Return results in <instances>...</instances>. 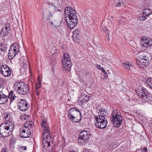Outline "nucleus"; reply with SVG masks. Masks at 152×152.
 Wrapping results in <instances>:
<instances>
[{
	"label": "nucleus",
	"mask_w": 152,
	"mask_h": 152,
	"mask_svg": "<svg viewBox=\"0 0 152 152\" xmlns=\"http://www.w3.org/2000/svg\"><path fill=\"white\" fill-rule=\"evenodd\" d=\"M45 5L48 8L43 10V16L44 19L47 24L51 25L52 27L56 28L60 25L59 21L56 20L53 14L54 10L58 8V5H56L48 0L45 1Z\"/></svg>",
	"instance_id": "1"
},
{
	"label": "nucleus",
	"mask_w": 152,
	"mask_h": 152,
	"mask_svg": "<svg viewBox=\"0 0 152 152\" xmlns=\"http://www.w3.org/2000/svg\"><path fill=\"white\" fill-rule=\"evenodd\" d=\"M65 13H69L66 15L65 21L68 27L70 29L74 28L78 23L77 13L75 9L70 7L65 8Z\"/></svg>",
	"instance_id": "2"
},
{
	"label": "nucleus",
	"mask_w": 152,
	"mask_h": 152,
	"mask_svg": "<svg viewBox=\"0 0 152 152\" xmlns=\"http://www.w3.org/2000/svg\"><path fill=\"white\" fill-rule=\"evenodd\" d=\"M96 109L99 114L94 117L95 126L98 128L103 129L106 127L107 124L106 118L107 113L106 110L102 107H98Z\"/></svg>",
	"instance_id": "3"
},
{
	"label": "nucleus",
	"mask_w": 152,
	"mask_h": 152,
	"mask_svg": "<svg viewBox=\"0 0 152 152\" xmlns=\"http://www.w3.org/2000/svg\"><path fill=\"white\" fill-rule=\"evenodd\" d=\"M15 125L12 121H7L0 125V136L3 138L9 137L12 133Z\"/></svg>",
	"instance_id": "4"
},
{
	"label": "nucleus",
	"mask_w": 152,
	"mask_h": 152,
	"mask_svg": "<svg viewBox=\"0 0 152 152\" xmlns=\"http://www.w3.org/2000/svg\"><path fill=\"white\" fill-rule=\"evenodd\" d=\"M15 91L20 95H25L29 92L28 86L26 83L22 81H17L14 84Z\"/></svg>",
	"instance_id": "5"
},
{
	"label": "nucleus",
	"mask_w": 152,
	"mask_h": 152,
	"mask_svg": "<svg viewBox=\"0 0 152 152\" xmlns=\"http://www.w3.org/2000/svg\"><path fill=\"white\" fill-rule=\"evenodd\" d=\"M136 92L142 102H151L152 101V94L149 93L147 90L143 87H140L136 89Z\"/></svg>",
	"instance_id": "6"
},
{
	"label": "nucleus",
	"mask_w": 152,
	"mask_h": 152,
	"mask_svg": "<svg viewBox=\"0 0 152 152\" xmlns=\"http://www.w3.org/2000/svg\"><path fill=\"white\" fill-rule=\"evenodd\" d=\"M68 117L72 122H80L81 119V115L80 111L76 108H72L68 111Z\"/></svg>",
	"instance_id": "7"
},
{
	"label": "nucleus",
	"mask_w": 152,
	"mask_h": 152,
	"mask_svg": "<svg viewBox=\"0 0 152 152\" xmlns=\"http://www.w3.org/2000/svg\"><path fill=\"white\" fill-rule=\"evenodd\" d=\"M120 114L119 111L117 110L115 111H113L112 113L110 121L115 127H118L122 123V118Z\"/></svg>",
	"instance_id": "8"
},
{
	"label": "nucleus",
	"mask_w": 152,
	"mask_h": 152,
	"mask_svg": "<svg viewBox=\"0 0 152 152\" xmlns=\"http://www.w3.org/2000/svg\"><path fill=\"white\" fill-rule=\"evenodd\" d=\"M62 67L66 71H69L71 68V58L69 54L65 53L63 57V59L61 61Z\"/></svg>",
	"instance_id": "9"
},
{
	"label": "nucleus",
	"mask_w": 152,
	"mask_h": 152,
	"mask_svg": "<svg viewBox=\"0 0 152 152\" xmlns=\"http://www.w3.org/2000/svg\"><path fill=\"white\" fill-rule=\"evenodd\" d=\"M136 59L137 64L140 68H144L148 64L149 60L147 56L144 54L140 55Z\"/></svg>",
	"instance_id": "10"
},
{
	"label": "nucleus",
	"mask_w": 152,
	"mask_h": 152,
	"mask_svg": "<svg viewBox=\"0 0 152 152\" xmlns=\"http://www.w3.org/2000/svg\"><path fill=\"white\" fill-rule=\"evenodd\" d=\"M91 136L90 132L89 131H87L86 130H84L80 132L78 137V142H81V140L84 141L88 140Z\"/></svg>",
	"instance_id": "11"
},
{
	"label": "nucleus",
	"mask_w": 152,
	"mask_h": 152,
	"mask_svg": "<svg viewBox=\"0 0 152 152\" xmlns=\"http://www.w3.org/2000/svg\"><path fill=\"white\" fill-rule=\"evenodd\" d=\"M1 74L5 77H9L11 74L10 68L7 65H2L1 67Z\"/></svg>",
	"instance_id": "12"
},
{
	"label": "nucleus",
	"mask_w": 152,
	"mask_h": 152,
	"mask_svg": "<svg viewBox=\"0 0 152 152\" xmlns=\"http://www.w3.org/2000/svg\"><path fill=\"white\" fill-rule=\"evenodd\" d=\"M18 106L20 110L22 111H24L28 109L29 105L27 103L26 100L22 99L18 103Z\"/></svg>",
	"instance_id": "13"
},
{
	"label": "nucleus",
	"mask_w": 152,
	"mask_h": 152,
	"mask_svg": "<svg viewBox=\"0 0 152 152\" xmlns=\"http://www.w3.org/2000/svg\"><path fill=\"white\" fill-rule=\"evenodd\" d=\"M10 31V24L7 23L4 25L2 27L1 32V35L3 37L7 36L9 34Z\"/></svg>",
	"instance_id": "14"
},
{
	"label": "nucleus",
	"mask_w": 152,
	"mask_h": 152,
	"mask_svg": "<svg viewBox=\"0 0 152 152\" xmlns=\"http://www.w3.org/2000/svg\"><path fill=\"white\" fill-rule=\"evenodd\" d=\"M141 45L144 47L147 48L152 45V39L144 37L140 42Z\"/></svg>",
	"instance_id": "15"
},
{
	"label": "nucleus",
	"mask_w": 152,
	"mask_h": 152,
	"mask_svg": "<svg viewBox=\"0 0 152 152\" xmlns=\"http://www.w3.org/2000/svg\"><path fill=\"white\" fill-rule=\"evenodd\" d=\"M80 100L78 101L79 103L81 104L87 102L89 99V96L85 93H82L81 94Z\"/></svg>",
	"instance_id": "16"
},
{
	"label": "nucleus",
	"mask_w": 152,
	"mask_h": 152,
	"mask_svg": "<svg viewBox=\"0 0 152 152\" xmlns=\"http://www.w3.org/2000/svg\"><path fill=\"white\" fill-rule=\"evenodd\" d=\"M8 101V98L7 95L3 93L0 94V104H5Z\"/></svg>",
	"instance_id": "17"
},
{
	"label": "nucleus",
	"mask_w": 152,
	"mask_h": 152,
	"mask_svg": "<svg viewBox=\"0 0 152 152\" xmlns=\"http://www.w3.org/2000/svg\"><path fill=\"white\" fill-rule=\"evenodd\" d=\"M8 99L9 98L10 99V105L12 103L13 101L14 100L15 98L17 97L15 94H14V91L12 90L9 93L8 95H7Z\"/></svg>",
	"instance_id": "18"
},
{
	"label": "nucleus",
	"mask_w": 152,
	"mask_h": 152,
	"mask_svg": "<svg viewBox=\"0 0 152 152\" xmlns=\"http://www.w3.org/2000/svg\"><path fill=\"white\" fill-rule=\"evenodd\" d=\"M43 130H44V132L43 134V135H45L46 138L47 139H51V137L50 135V131L48 129V127H44V128H43Z\"/></svg>",
	"instance_id": "19"
},
{
	"label": "nucleus",
	"mask_w": 152,
	"mask_h": 152,
	"mask_svg": "<svg viewBox=\"0 0 152 152\" xmlns=\"http://www.w3.org/2000/svg\"><path fill=\"white\" fill-rule=\"evenodd\" d=\"M11 48L14 50L15 52L18 53L19 50V45L16 43H14L10 46Z\"/></svg>",
	"instance_id": "20"
},
{
	"label": "nucleus",
	"mask_w": 152,
	"mask_h": 152,
	"mask_svg": "<svg viewBox=\"0 0 152 152\" xmlns=\"http://www.w3.org/2000/svg\"><path fill=\"white\" fill-rule=\"evenodd\" d=\"M123 4L122 0H114V2L113 4V6L115 7L121 6Z\"/></svg>",
	"instance_id": "21"
},
{
	"label": "nucleus",
	"mask_w": 152,
	"mask_h": 152,
	"mask_svg": "<svg viewBox=\"0 0 152 152\" xmlns=\"http://www.w3.org/2000/svg\"><path fill=\"white\" fill-rule=\"evenodd\" d=\"M143 14L148 17L152 14V10L148 9H146L143 10Z\"/></svg>",
	"instance_id": "22"
},
{
	"label": "nucleus",
	"mask_w": 152,
	"mask_h": 152,
	"mask_svg": "<svg viewBox=\"0 0 152 152\" xmlns=\"http://www.w3.org/2000/svg\"><path fill=\"white\" fill-rule=\"evenodd\" d=\"M24 127L26 128V129H31L33 127V124L31 123L30 121L26 122L24 124Z\"/></svg>",
	"instance_id": "23"
},
{
	"label": "nucleus",
	"mask_w": 152,
	"mask_h": 152,
	"mask_svg": "<svg viewBox=\"0 0 152 152\" xmlns=\"http://www.w3.org/2000/svg\"><path fill=\"white\" fill-rule=\"evenodd\" d=\"M123 67L126 70H129L130 69V67L131 66V64L129 63L124 62L122 64Z\"/></svg>",
	"instance_id": "24"
},
{
	"label": "nucleus",
	"mask_w": 152,
	"mask_h": 152,
	"mask_svg": "<svg viewBox=\"0 0 152 152\" xmlns=\"http://www.w3.org/2000/svg\"><path fill=\"white\" fill-rule=\"evenodd\" d=\"M18 53H17V52H15V54H14L9 52L8 57L9 59L12 60L15 57H18Z\"/></svg>",
	"instance_id": "25"
},
{
	"label": "nucleus",
	"mask_w": 152,
	"mask_h": 152,
	"mask_svg": "<svg viewBox=\"0 0 152 152\" xmlns=\"http://www.w3.org/2000/svg\"><path fill=\"white\" fill-rule=\"evenodd\" d=\"M79 34H73L72 36V39L75 42H78L79 40Z\"/></svg>",
	"instance_id": "26"
},
{
	"label": "nucleus",
	"mask_w": 152,
	"mask_h": 152,
	"mask_svg": "<svg viewBox=\"0 0 152 152\" xmlns=\"http://www.w3.org/2000/svg\"><path fill=\"white\" fill-rule=\"evenodd\" d=\"M50 143L49 141L46 140L45 141L43 140L42 146L45 149H46L48 147L50 146Z\"/></svg>",
	"instance_id": "27"
},
{
	"label": "nucleus",
	"mask_w": 152,
	"mask_h": 152,
	"mask_svg": "<svg viewBox=\"0 0 152 152\" xmlns=\"http://www.w3.org/2000/svg\"><path fill=\"white\" fill-rule=\"evenodd\" d=\"M7 47L5 44L0 43V50L3 52H5L7 50Z\"/></svg>",
	"instance_id": "28"
},
{
	"label": "nucleus",
	"mask_w": 152,
	"mask_h": 152,
	"mask_svg": "<svg viewBox=\"0 0 152 152\" xmlns=\"http://www.w3.org/2000/svg\"><path fill=\"white\" fill-rule=\"evenodd\" d=\"M4 117L6 120L7 121H11L10 120L11 117V115L9 113H6L4 114Z\"/></svg>",
	"instance_id": "29"
},
{
	"label": "nucleus",
	"mask_w": 152,
	"mask_h": 152,
	"mask_svg": "<svg viewBox=\"0 0 152 152\" xmlns=\"http://www.w3.org/2000/svg\"><path fill=\"white\" fill-rule=\"evenodd\" d=\"M41 126L42 128H44L45 127H48L47 123V121L45 120H43L41 122Z\"/></svg>",
	"instance_id": "30"
},
{
	"label": "nucleus",
	"mask_w": 152,
	"mask_h": 152,
	"mask_svg": "<svg viewBox=\"0 0 152 152\" xmlns=\"http://www.w3.org/2000/svg\"><path fill=\"white\" fill-rule=\"evenodd\" d=\"M26 129H23L22 131V132L20 134V137L23 138H26L28 137H26V135L24 136L23 135H26Z\"/></svg>",
	"instance_id": "31"
},
{
	"label": "nucleus",
	"mask_w": 152,
	"mask_h": 152,
	"mask_svg": "<svg viewBox=\"0 0 152 152\" xmlns=\"http://www.w3.org/2000/svg\"><path fill=\"white\" fill-rule=\"evenodd\" d=\"M146 82L148 85L151 87L152 86V78H149L147 80Z\"/></svg>",
	"instance_id": "32"
},
{
	"label": "nucleus",
	"mask_w": 152,
	"mask_h": 152,
	"mask_svg": "<svg viewBox=\"0 0 152 152\" xmlns=\"http://www.w3.org/2000/svg\"><path fill=\"white\" fill-rule=\"evenodd\" d=\"M147 18V17L146 16V15H142L141 16L140 15L139 16V19L141 21H145Z\"/></svg>",
	"instance_id": "33"
},
{
	"label": "nucleus",
	"mask_w": 152,
	"mask_h": 152,
	"mask_svg": "<svg viewBox=\"0 0 152 152\" xmlns=\"http://www.w3.org/2000/svg\"><path fill=\"white\" fill-rule=\"evenodd\" d=\"M26 137H29L31 135V131L29 129H26ZM25 136V135H24Z\"/></svg>",
	"instance_id": "34"
},
{
	"label": "nucleus",
	"mask_w": 152,
	"mask_h": 152,
	"mask_svg": "<svg viewBox=\"0 0 152 152\" xmlns=\"http://www.w3.org/2000/svg\"><path fill=\"white\" fill-rule=\"evenodd\" d=\"M101 70L103 73L105 75V77H107L108 75L107 73L105 72L103 68L102 67L101 68Z\"/></svg>",
	"instance_id": "35"
},
{
	"label": "nucleus",
	"mask_w": 152,
	"mask_h": 152,
	"mask_svg": "<svg viewBox=\"0 0 152 152\" xmlns=\"http://www.w3.org/2000/svg\"><path fill=\"white\" fill-rule=\"evenodd\" d=\"M9 150L8 148L5 147L2 148L1 151V152H8Z\"/></svg>",
	"instance_id": "36"
},
{
	"label": "nucleus",
	"mask_w": 152,
	"mask_h": 152,
	"mask_svg": "<svg viewBox=\"0 0 152 152\" xmlns=\"http://www.w3.org/2000/svg\"><path fill=\"white\" fill-rule=\"evenodd\" d=\"M4 86L2 84H0V94H1V93H3L2 92V91L4 88Z\"/></svg>",
	"instance_id": "37"
},
{
	"label": "nucleus",
	"mask_w": 152,
	"mask_h": 152,
	"mask_svg": "<svg viewBox=\"0 0 152 152\" xmlns=\"http://www.w3.org/2000/svg\"><path fill=\"white\" fill-rule=\"evenodd\" d=\"M104 31H105L106 33V35L107 34L108 36H109V32L110 31L109 30V29L107 28H106L105 29H104L103 30Z\"/></svg>",
	"instance_id": "38"
},
{
	"label": "nucleus",
	"mask_w": 152,
	"mask_h": 152,
	"mask_svg": "<svg viewBox=\"0 0 152 152\" xmlns=\"http://www.w3.org/2000/svg\"><path fill=\"white\" fill-rule=\"evenodd\" d=\"M9 52H10V53H13L14 54H15V52L14 50L12 49V48H11V47H10V49L9 50Z\"/></svg>",
	"instance_id": "39"
},
{
	"label": "nucleus",
	"mask_w": 152,
	"mask_h": 152,
	"mask_svg": "<svg viewBox=\"0 0 152 152\" xmlns=\"http://www.w3.org/2000/svg\"><path fill=\"white\" fill-rule=\"evenodd\" d=\"M80 33L79 30L78 29H76L73 32V34H79Z\"/></svg>",
	"instance_id": "40"
},
{
	"label": "nucleus",
	"mask_w": 152,
	"mask_h": 152,
	"mask_svg": "<svg viewBox=\"0 0 152 152\" xmlns=\"http://www.w3.org/2000/svg\"><path fill=\"white\" fill-rule=\"evenodd\" d=\"M141 151L142 152H147V149L146 147H144L141 149Z\"/></svg>",
	"instance_id": "41"
},
{
	"label": "nucleus",
	"mask_w": 152,
	"mask_h": 152,
	"mask_svg": "<svg viewBox=\"0 0 152 152\" xmlns=\"http://www.w3.org/2000/svg\"><path fill=\"white\" fill-rule=\"evenodd\" d=\"M45 137H46L45 135L43 136V134L42 135V141H43V140L44 141H45L46 140H47V139H45Z\"/></svg>",
	"instance_id": "42"
},
{
	"label": "nucleus",
	"mask_w": 152,
	"mask_h": 152,
	"mask_svg": "<svg viewBox=\"0 0 152 152\" xmlns=\"http://www.w3.org/2000/svg\"><path fill=\"white\" fill-rule=\"evenodd\" d=\"M26 149V146H22L21 148V149L23 150H25Z\"/></svg>",
	"instance_id": "43"
},
{
	"label": "nucleus",
	"mask_w": 152,
	"mask_h": 152,
	"mask_svg": "<svg viewBox=\"0 0 152 152\" xmlns=\"http://www.w3.org/2000/svg\"><path fill=\"white\" fill-rule=\"evenodd\" d=\"M36 94L37 96H38L39 94V93L37 91H36Z\"/></svg>",
	"instance_id": "44"
},
{
	"label": "nucleus",
	"mask_w": 152,
	"mask_h": 152,
	"mask_svg": "<svg viewBox=\"0 0 152 152\" xmlns=\"http://www.w3.org/2000/svg\"><path fill=\"white\" fill-rule=\"evenodd\" d=\"M55 3H56L57 4H58V3L59 4V3L58 2V1H55Z\"/></svg>",
	"instance_id": "45"
},
{
	"label": "nucleus",
	"mask_w": 152,
	"mask_h": 152,
	"mask_svg": "<svg viewBox=\"0 0 152 152\" xmlns=\"http://www.w3.org/2000/svg\"><path fill=\"white\" fill-rule=\"evenodd\" d=\"M108 37H107V40L108 41H109L110 39V38H109V36L108 35V36H107Z\"/></svg>",
	"instance_id": "46"
},
{
	"label": "nucleus",
	"mask_w": 152,
	"mask_h": 152,
	"mask_svg": "<svg viewBox=\"0 0 152 152\" xmlns=\"http://www.w3.org/2000/svg\"><path fill=\"white\" fill-rule=\"evenodd\" d=\"M57 9V10H58V8H57V9H56V10H54L53 13L55 12V10H56Z\"/></svg>",
	"instance_id": "47"
},
{
	"label": "nucleus",
	"mask_w": 152,
	"mask_h": 152,
	"mask_svg": "<svg viewBox=\"0 0 152 152\" xmlns=\"http://www.w3.org/2000/svg\"><path fill=\"white\" fill-rule=\"evenodd\" d=\"M57 9V10H58V8H57V9H56V10H54L53 13L55 12V10H56Z\"/></svg>",
	"instance_id": "48"
},
{
	"label": "nucleus",
	"mask_w": 152,
	"mask_h": 152,
	"mask_svg": "<svg viewBox=\"0 0 152 152\" xmlns=\"http://www.w3.org/2000/svg\"><path fill=\"white\" fill-rule=\"evenodd\" d=\"M104 61L105 62H107V61H106V60H104Z\"/></svg>",
	"instance_id": "49"
},
{
	"label": "nucleus",
	"mask_w": 152,
	"mask_h": 152,
	"mask_svg": "<svg viewBox=\"0 0 152 152\" xmlns=\"http://www.w3.org/2000/svg\"><path fill=\"white\" fill-rule=\"evenodd\" d=\"M40 76H38V79L39 78H40Z\"/></svg>",
	"instance_id": "50"
},
{
	"label": "nucleus",
	"mask_w": 152,
	"mask_h": 152,
	"mask_svg": "<svg viewBox=\"0 0 152 152\" xmlns=\"http://www.w3.org/2000/svg\"><path fill=\"white\" fill-rule=\"evenodd\" d=\"M70 152H75V151H70Z\"/></svg>",
	"instance_id": "51"
},
{
	"label": "nucleus",
	"mask_w": 152,
	"mask_h": 152,
	"mask_svg": "<svg viewBox=\"0 0 152 152\" xmlns=\"http://www.w3.org/2000/svg\"><path fill=\"white\" fill-rule=\"evenodd\" d=\"M151 89H152V86H151V87H150Z\"/></svg>",
	"instance_id": "52"
},
{
	"label": "nucleus",
	"mask_w": 152,
	"mask_h": 152,
	"mask_svg": "<svg viewBox=\"0 0 152 152\" xmlns=\"http://www.w3.org/2000/svg\"><path fill=\"white\" fill-rule=\"evenodd\" d=\"M67 100L68 101H69L70 100L69 99H68Z\"/></svg>",
	"instance_id": "53"
},
{
	"label": "nucleus",
	"mask_w": 152,
	"mask_h": 152,
	"mask_svg": "<svg viewBox=\"0 0 152 152\" xmlns=\"http://www.w3.org/2000/svg\"><path fill=\"white\" fill-rule=\"evenodd\" d=\"M98 65V66H99V67H100V65Z\"/></svg>",
	"instance_id": "54"
}]
</instances>
